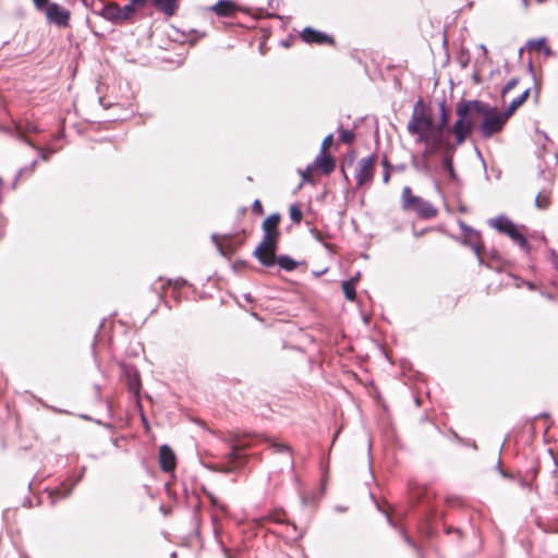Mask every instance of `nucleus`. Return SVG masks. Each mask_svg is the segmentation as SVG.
<instances>
[{
    "mask_svg": "<svg viewBox=\"0 0 558 558\" xmlns=\"http://www.w3.org/2000/svg\"><path fill=\"white\" fill-rule=\"evenodd\" d=\"M248 447V442L240 438L233 439L231 450L225 456V465L222 471L229 473L242 468L246 458L242 456L240 451Z\"/></svg>",
    "mask_w": 558,
    "mask_h": 558,
    "instance_id": "8",
    "label": "nucleus"
},
{
    "mask_svg": "<svg viewBox=\"0 0 558 558\" xmlns=\"http://www.w3.org/2000/svg\"><path fill=\"white\" fill-rule=\"evenodd\" d=\"M290 218L293 222L299 223L302 220L303 214L296 205H292L289 210Z\"/></svg>",
    "mask_w": 558,
    "mask_h": 558,
    "instance_id": "29",
    "label": "nucleus"
},
{
    "mask_svg": "<svg viewBox=\"0 0 558 558\" xmlns=\"http://www.w3.org/2000/svg\"><path fill=\"white\" fill-rule=\"evenodd\" d=\"M16 135H17L19 138L26 141L24 138V132L21 130V128L16 129Z\"/></svg>",
    "mask_w": 558,
    "mask_h": 558,
    "instance_id": "40",
    "label": "nucleus"
},
{
    "mask_svg": "<svg viewBox=\"0 0 558 558\" xmlns=\"http://www.w3.org/2000/svg\"><path fill=\"white\" fill-rule=\"evenodd\" d=\"M411 165L416 171H418L425 175H430V173H432V169L428 163V160L423 156L413 157L411 160Z\"/></svg>",
    "mask_w": 558,
    "mask_h": 558,
    "instance_id": "21",
    "label": "nucleus"
},
{
    "mask_svg": "<svg viewBox=\"0 0 558 558\" xmlns=\"http://www.w3.org/2000/svg\"><path fill=\"white\" fill-rule=\"evenodd\" d=\"M253 209L257 213H262V203L258 199L254 202Z\"/></svg>",
    "mask_w": 558,
    "mask_h": 558,
    "instance_id": "39",
    "label": "nucleus"
},
{
    "mask_svg": "<svg viewBox=\"0 0 558 558\" xmlns=\"http://www.w3.org/2000/svg\"><path fill=\"white\" fill-rule=\"evenodd\" d=\"M213 241L216 243V246L219 251V253L223 256H229L233 254L234 248L230 244H226L225 242H219L218 236L216 234H213Z\"/></svg>",
    "mask_w": 558,
    "mask_h": 558,
    "instance_id": "25",
    "label": "nucleus"
},
{
    "mask_svg": "<svg viewBox=\"0 0 558 558\" xmlns=\"http://www.w3.org/2000/svg\"><path fill=\"white\" fill-rule=\"evenodd\" d=\"M529 47L535 50H544L547 56L551 54L549 47L545 45V38H537L529 41Z\"/></svg>",
    "mask_w": 558,
    "mask_h": 558,
    "instance_id": "26",
    "label": "nucleus"
},
{
    "mask_svg": "<svg viewBox=\"0 0 558 558\" xmlns=\"http://www.w3.org/2000/svg\"><path fill=\"white\" fill-rule=\"evenodd\" d=\"M405 539H407V542H408L410 545L414 546V544L412 543V541H411L410 538H405Z\"/></svg>",
    "mask_w": 558,
    "mask_h": 558,
    "instance_id": "45",
    "label": "nucleus"
},
{
    "mask_svg": "<svg viewBox=\"0 0 558 558\" xmlns=\"http://www.w3.org/2000/svg\"><path fill=\"white\" fill-rule=\"evenodd\" d=\"M154 5L168 16H172L178 9V0H154Z\"/></svg>",
    "mask_w": 558,
    "mask_h": 558,
    "instance_id": "18",
    "label": "nucleus"
},
{
    "mask_svg": "<svg viewBox=\"0 0 558 558\" xmlns=\"http://www.w3.org/2000/svg\"><path fill=\"white\" fill-rule=\"evenodd\" d=\"M458 120L451 128L458 145H461L466 136L473 131L476 124L475 113L473 112V100H461L457 108Z\"/></svg>",
    "mask_w": 558,
    "mask_h": 558,
    "instance_id": "3",
    "label": "nucleus"
},
{
    "mask_svg": "<svg viewBox=\"0 0 558 558\" xmlns=\"http://www.w3.org/2000/svg\"><path fill=\"white\" fill-rule=\"evenodd\" d=\"M314 169H319L322 170L323 173L325 174H329L330 172L333 171L335 167H336V162H335V159L329 156V155H326V154H319L314 163Z\"/></svg>",
    "mask_w": 558,
    "mask_h": 558,
    "instance_id": "15",
    "label": "nucleus"
},
{
    "mask_svg": "<svg viewBox=\"0 0 558 558\" xmlns=\"http://www.w3.org/2000/svg\"><path fill=\"white\" fill-rule=\"evenodd\" d=\"M518 84V78H511L507 82L501 90V95L506 96L510 90H512Z\"/></svg>",
    "mask_w": 558,
    "mask_h": 558,
    "instance_id": "31",
    "label": "nucleus"
},
{
    "mask_svg": "<svg viewBox=\"0 0 558 558\" xmlns=\"http://www.w3.org/2000/svg\"><path fill=\"white\" fill-rule=\"evenodd\" d=\"M389 178H390V173H389V171H388V170H386V171L384 172V178H383V179H384V182H385V183H388Z\"/></svg>",
    "mask_w": 558,
    "mask_h": 558,
    "instance_id": "41",
    "label": "nucleus"
},
{
    "mask_svg": "<svg viewBox=\"0 0 558 558\" xmlns=\"http://www.w3.org/2000/svg\"><path fill=\"white\" fill-rule=\"evenodd\" d=\"M126 379H128V387L129 390L137 396L141 390V378L140 374L135 369H126L125 371Z\"/></svg>",
    "mask_w": 558,
    "mask_h": 558,
    "instance_id": "17",
    "label": "nucleus"
},
{
    "mask_svg": "<svg viewBox=\"0 0 558 558\" xmlns=\"http://www.w3.org/2000/svg\"><path fill=\"white\" fill-rule=\"evenodd\" d=\"M209 498H210V501L213 505H217V499L215 496H213L211 494L209 495Z\"/></svg>",
    "mask_w": 558,
    "mask_h": 558,
    "instance_id": "42",
    "label": "nucleus"
},
{
    "mask_svg": "<svg viewBox=\"0 0 558 558\" xmlns=\"http://www.w3.org/2000/svg\"><path fill=\"white\" fill-rule=\"evenodd\" d=\"M38 9H43L48 4V0H33Z\"/></svg>",
    "mask_w": 558,
    "mask_h": 558,
    "instance_id": "36",
    "label": "nucleus"
},
{
    "mask_svg": "<svg viewBox=\"0 0 558 558\" xmlns=\"http://www.w3.org/2000/svg\"><path fill=\"white\" fill-rule=\"evenodd\" d=\"M34 149H37V150H40L36 145H34L33 143L26 141Z\"/></svg>",
    "mask_w": 558,
    "mask_h": 558,
    "instance_id": "44",
    "label": "nucleus"
},
{
    "mask_svg": "<svg viewBox=\"0 0 558 558\" xmlns=\"http://www.w3.org/2000/svg\"><path fill=\"white\" fill-rule=\"evenodd\" d=\"M135 8L133 4H126L124 7H120L119 4L112 2L102 7L100 11V15L106 20L114 23L122 24L134 15Z\"/></svg>",
    "mask_w": 558,
    "mask_h": 558,
    "instance_id": "9",
    "label": "nucleus"
},
{
    "mask_svg": "<svg viewBox=\"0 0 558 558\" xmlns=\"http://www.w3.org/2000/svg\"><path fill=\"white\" fill-rule=\"evenodd\" d=\"M54 154V149L40 150V158L44 161L49 160L50 156Z\"/></svg>",
    "mask_w": 558,
    "mask_h": 558,
    "instance_id": "35",
    "label": "nucleus"
},
{
    "mask_svg": "<svg viewBox=\"0 0 558 558\" xmlns=\"http://www.w3.org/2000/svg\"><path fill=\"white\" fill-rule=\"evenodd\" d=\"M265 441H267L269 444V446L277 452V453H283V454H287V458H288V463L290 464V466L292 468L293 466V461L291 459V449L288 445L286 444H280L278 441H276L275 439H271V438H268V437H265L264 438Z\"/></svg>",
    "mask_w": 558,
    "mask_h": 558,
    "instance_id": "20",
    "label": "nucleus"
},
{
    "mask_svg": "<svg viewBox=\"0 0 558 558\" xmlns=\"http://www.w3.org/2000/svg\"><path fill=\"white\" fill-rule=\"evenodd\" d=\"M535 205L539 209H546L549 206V198L538 194L535 198Z\"/></svg>",
    "mask_w": 558,
    "mask_h": 558,
    "instance_id": "30",
    "label": "nucleus"
},
{
    "mask_svg": "<svg viewBox=\"0 0 558 558\" xmlns=\"http://www.w3.org/2000/svg\"><path fill=\"white\" fill-rule=\"evenodd\" d=\"M302 39L307 44H333V39L327 34L306 27L301 34Z\"/></svg>",
    "mask_w": 558,
    "mask_h": 558,
    "instance_id": "13",
    "label": "nucleus"
},
{
    "mask_svg": "<svg viewBox=\"0 0 558 558\" xmlns=\"http://www.w3.org/2000/svg\"><path fill=\"white\" fill-rule=\"evenodd\" d=\"M130 1H131L130 4H133V8H135V5H141V7L145 5L148 0H130ZM151 2L154 3V0H151Z\"/></svg>",
    "mask_w": 558,
    "mask_h": 558,
    "instance_id": "37",
    "label": "nucleus"
},
{
    "mask_svg": "<svg viewBox=\"0 0 558 558\" xmlns=\"http://www.w3.org/2000/svg\"><path fill=\"white\" fill-rule=\"evenodd\" d=\"M357 279H359V276L342 282L343 293L349 301L355 300V296H356L355 283H356Z\"/></svg>",
    "mask_w": 558,
    "mask_h": 558,
    "instance_id": "23",
    "label": "nucleus"
},
{
    "mask_svg": "<svg viewBox=\"0 0 558 558\" xmlns=\"http://www.w3.org/2000/svg\"><path fill=\"white\" fill-rule=\"evenodd\" d=\"M375 162V156H368L359 160L355 173L356 184L359 187L369 184L373 181Z\"/></svg>",
    "mask_w": 558,
    "mask_h": 558,
    "instance_id": "10",
    "label": "nucleus"
},
{
    "mask_svg": "<svg viewBox=\"0 0 558 558\" xmlns=\"http://www.w3.org/2000/svg\"><path fill=\"white\" fill-rule=\"evenodd\" d=\"M480 49H481V50H483L484 54H486V53H487V48H486V46H485V45H483V44H482V45H480Z\"/></svg>",
    "mask_w": 558,
    "mask_h": 558,
    "instance_id": "43",
    "label": "nucleus"
},
{
    "mask_svg": "<svg viewBox=\"0 0 558 558\" xmlns=\"http://www.w3.org/2000/svg\"><path fill=\"white\" fill-rule=\"evenodd\" d=\"M401 208L414 213L422 219H432L437 216V208L424 198L413 195L410 186H404L401 193Z\"/></svg>",
    "mask_w": 558,
    "mask_h": 558,
    "instance_id": "4",
    "label": "nucleus"
},
{
    "mask_svg": "<svg viewBox=\"0 0 558 558\" xmlns=\"http://www.w3.org/2000/svg\"><path fill=\"white\" fill-rule=\"evenodd\" d=\"M46 16L50 23L65 27L69 24L70 12L58 3H49L46 9Z\"/></svg>",
    "mask_w": 558,
    "mask_h": 558,
    "instance_id": "11",
    "label": "nucleus"
},
{
    "mask_svg": "<svg viewBox=\"0 0 558 558\" xmlns=\"http://www.w3.org/2000/svg\"><path fill=\"white\" fill-rule=\"evenodd\" d=\"M473 112L475 113L476 122L481 120L478 132L484 138H489L499 133L508 121L507 116L502 111H498L496 108L480 100H473Z\"/></svg>",
    "mask_w": 558,
    "mask_h": 558,
    "instance_id": "1",
    "label": "nucleus"
},
{
    "mask_svg": "<svg viewBox=\"0 0 558 558\" xmlns=\"http://www.w3.org/2000/svg\"><path fill=\"white\" fill-rule=\"evenodd\" d=\"M159 463L160 468L170 472L175 468V457L171 448L167 445H162L159 450Z\"/></svg>",
    "mask_w": 558,
    "mask_h": 558,
    "instance_id": "14",
    "label": "nucleus"
},
{
    "mask_svg": "<svg viewBox=\"0 0 558 558\" xmlns=\"http://www.w3.org/2000/svg\"><path fill=\"white\" fill-rule=\"evenodd\" d=\"M339 137L341 142L345 144H351L355 138V134L353 133V131L340 129Z\"/></svg>",
    "mask_w": 558,
    "mask_h": 558,
    "instance_id": "28",
    "label": "nucleus"
},
{
    "mask_svg": "<svg viewBox=\"0 0 558 558\" xmlns=\"http://www.w3.org/2000/svg\"><path fill=\"white\" fill-rule=\"evenodd\" d=\"M442 169L445 170V172L451 178V179H456V172H454V169H453V163H452V158L451 156L449 155H446L444 158H442Z\"/></svg>",
    "mask_w": 558,
    "mask_h": 558,
    "instance_id": "27",
    "label": "nucleus"
},
{
    "mask_svg": "<svg viewBox=\"0 0 558 558\" xmlns=\"http://www.w3.org/2000/svg\"><path fill=\"white\" fill-rule=\"evenodd\" d=\"M461 228L464 232L463 244L468 245L472 248L474 254L476 255L478 262L483 264L482 257V243H481V234L478 231L473 230L472 228L461 223Z\"/></svg>",
    "mask_w": 558,
    "mask_h": 558,
    "instance_id": "12",
    "label": "nucleus"
},
{
    "mask_svg": "<svg viewBox=\"0 0 558 558\" xmlns=\"http://www.w3.org/2000/svg\"><path fill=\"white\" fill-rule=\"evenodd\" d=\"M407 130L411 135L415 136V143L425 145L422 156L426 159L436 154L444 145V136H440L439 132L432 129L425 118L421 120H409Z\"/></svg>",
    "mask_w": 558,
    "mask_h": 558,
    "instance_id": "2",
    "label": "nucleus"
},
{
    "mask_svg": "<svg viewBox=\"0 0 558 558\" xmlns=\"http://www.w3.org/2000/svg\"><path fill=\"white\" fill-rule=\"evenodd\" d=\"M314 170V166L313 165H308L307 168L301 172L302 174V179L304 182H313L312 181V172Z\"/></svg>",
    "mask_w": 558,
    "mask_h": 558,
    "instance_id": "33",
    "label": "nucleus"
},
{
    "mask_svg": "<svg viewBox=\"0 0 558 558\" xmlns=\"http://www.w3.org/2000/svg\"><path fill=\"white\" fill-rule=\"evenodd\" d=\"M551 263L558 269V253L555 251L551 252Z\"/></svg>",
    "mask_w": 558,
    "mask_h": 558,
    "instance_id": "38",
    "label": "nucleus"
},
{
    "mask_svg": "<svg viewBox=\"0 0 558 558\" xmlns=\"http://www.w3.org/2000/svg\"><path fill=\"white\" fill-rule=\"evenodd\" d=\"M423 118H425V120L429 122L432 129H435L437 132H439L440 136H444V131L448 126V123H449V116H448V112H447V109H446V106L444 102L440 104V121H439V123L436 124L433 121L432 116L425 109L422 100H418L414 106V109H413L410 120H416V119L421 120Z\"/></svg>",
    "mask_w": 558,
    "mask_h": 558,
    "instance_id": "7",
    "label": "nucleus"
},
{
    "mask_svg": "<svg viewBox=\"0 0 558 558\" xmlns=\"http://www.w3.org/2000/svg\"><path fill=\"white\" fill-rule=\"evenodd\" d=\"M72 489H73V486L72 487H69V488H63V487H60L56 490V494L60 497V498H64V497H68L71 493H72Z\"/></svg>",
    "mask_w": 558,
    "mask_h": 558,
    "instance_id": "34",
    "label": "nucleus"
},
{
    "mask_svg": "<svg viewBox=\"0 0 558 558\" xmlns=\"http://www.w3.org/2000/svg\"><path fill=\"white\" fill-rule=\"evenodd\" d=\"M235 10V4L231 0H219L213 11L219 16H230Z\"/></svg>",
    "mask_w": 558,
    "mask_h": 558,
    "instance_id": "16",
    "label": "nucleus"
},
{
    "mask_svg": "<svg viewBox=\"0 0 558 558\" xmlns=\"http://www.w3.org/2000/svg\"><path fill=\"white\" fill-rule=\"evenodd\" d=\"M530 94V89L526 88L519 97L514 98L507 107L505 111H502L507 118L509 119L519 107H521L525 100L527 99Z\"/></svg>",
    "mask_w": 558,
    "mask_h": 558,
    "instance_id": "19",
    "label": "nucleus"
},
{
    "mask_svg": "<svg viewBox=\"0 0 558 558\" xmlns=\"http://www.w3.org/2000/svg\"><path fill=\"white\" fill-rule=\"evenodd\" d=\"M332 141H333L332 134H329L324 138V141L322 143L320 154H326V150L331 146Z\"/></svg>",
    "mask_w": 558,
    "mask_h": 558,
    "instance_id": "32",
    "label": "nucleus"
},
{
    "mask_svg": "<svg viewBox=\"0 0 558 558\" xmlns=\"http://www.w3.org/2000/svg\"><path fill=\"white\" fill-rule=\"evenodd\" d=\"M280 222V215L279 214H271L269 217H267L263 222V231L264 232H270V233H279L278 231V225Z\"/></svg>",
    "mask_w": 558,
    "mask_h": 558,
    "instance_id": "22",
    "label": "nucleus"
},
{
    "mask_svg": "<svg viewBox=\"0 0 558 558\" xmlns=\"http://www.w3.org/2000/svg\"><path fill=\"white\" fill-rule=\"evenodd\" d=\"M489 226L501 233L507 234L522 250L527 251L530 245L524 235L518 230L517 226L507 217L498 216L488 221Z\"/></svg>",
    "mask_w": 558,
    "mask_h": 558,
    "instance_id": "6",
    "label": "nucleus"
},
{
    "mask_svg": "<svg viewBox=\"0 0 558 558\" xmlns=\"http://www.w3.org/2000/svg\"><path fill=\"white\" fill-rule=\"evenodd\" d=\"M279 233L264 232V236L259 245L254 251V256L259 263L266 267L276 264V248Z\"/></svg>",
    "mask_w": 558,
    "mask_h": 558,
    "instance_id": "5",
    "label": "nucleus"
},
{
    "mask_svg": "<svg viewBox=\"0 0 558 558\" xmlns=\"http://www.w3.org/2000/svg\"><path fill=\"white\" fill-rule=\"evenodd\" d=\"M276 263H278L280 268H282L287 271L294 270L298 265L296 262L288 255H280L278 258L276 257Z\"/></svg>",
    "mask_w": 558,
    "mask_h": 558,
    "instance_id": "24",
    "label": "nucleus"
}]
</instances>
